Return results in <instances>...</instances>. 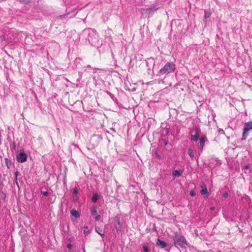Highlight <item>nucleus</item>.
I'll return each instance as SVG.
<instances>
[{
	"label": "nucleus",
	"instance_id": "f257e3e1",
	"mask_svg": "<svg viewBox=\"0 0 252 252\" xmlns=\"http://www.w3.org/2000/svg\"><path fill=\"white\" fill-rule=\"evenodd\" d=\"M173 240L176 247L186 249L188 246L187 241L185 237L177 232L174 233Z\"/></svg>",
	"mask_w": 252,
	"mask_h": 252
},
{
	"label": "nucleus",
	"instance_id": "f03ea898",
	"mask_svg": "<svg viewBox=\"0 0 252 252\" xmlns=\"http://www.w3.org/2000/svg\"><path fill=\"white\" fill-rule=\"evenodd\" d=\"M82 36L87 39L89 43L91 44H94L98 38V35L95 31L91 29L84 30L82 32Z\"/></svg>",
	"mask_w": 252,
	"mask_h": 252
},
{
	"label": "nucleus",
	"instance_id": "7ed1b4c3",
	"mask_svg": "<svg viewBox=\"0 0 252 252\" xmlns=\"http://www.w3.org/2000/svg\"><path fill=\"white\" fill-rule=\"evenodd\" d=\"M175 65L172 63L168 62L159 70L158 73L160 75H167L173 72L175 70Z\"/></svg>",
	"mask_w": 252,
	"mask_h": 252
},
{
	"label": "nucleus",
	"instance_id": "20e7f679",
	"mask_svg": "<svg viewBox=\"0 0 252 252\" xmlns=\"http://www.w3.org/2000/svg\"><path fill=\"white\" fill-rule=\"evenodd\" d=\"M252 129V123L251 122H248L244 124L243 128V133L241 140H245L249 135L248 131Z\"/></svg>",
	"mask_w": 252,
	"mask_h": 252
},
{
	"label": "nucleus",
	"instance_id": "39448f33",
	"mask_svg": "<svg viewBox=\"0 0 252 252\" xmlns=\"http://www.w3.org/2000/svg\"><path fill=\"white\" fill-rule=\"evenodd\" d=\"M200 133V128L197 126H194L191 132V140L197 141L199 139Z\"/></svg>",
	"mask_w": 252,
	"mask_h": 252
},
{
	"label": "nucleus",
	"instance_id": "423d86ee",
	"mask_svg": "<svg viewBox=\"0 0 252 252\" xmlns=\"http://www.w3.org/2000/svg\"><path fill=\"white\" fill-rule=\"evenodd\" d=\"M17 160L18 162H24L27 159V156L25 153H20L17 155Z\"/></svg>",
	"mask_w": 252,
	"mask_h": 252
},
{
	"label": "nucleus",
	"instance_id": "0eeeda50",
	"mask_svg": "<svg viewBox=\"0 0 252 252\" xmlns=\"http://www.w3.org/2000/svg\"><path fill=\"white\" fill-rule=\"evenodd\" d=\"M114 225L115 227L117 230V233H119L121 232V224L120 223V221L119 218H116L114 220Z\"/></svg>",
	"mask_w": 252,
	"mask_h": 252
},
{
	"label": "nucleus",
	"instance_id": "6e6552de",
	"mask_svg": "<svg viewBox=\"0 0 252 252\" xmlns=\"http://www.w3.org/2000/svg\"><path fill=\"white\" fill-rule=\"evenodd\" d=\"M156 245L158 246L159 248L163 249L167 246V243L165 241L158 239L156 240Z\"/></svg>",
	"mask_w": 252,
	"mask_h": 252
},
{
	"label": "nucleus",
	"instance_id": "1a4fd4ad",
	"mask_svg": "<svg viewBox=\"0 0 252 252\" xmlns=\"http://www.w3.org/2000/svg\"><path fill=\"white\" fill-rule=\"evenodd\" d=\"M205 137H202L200 139L199 141V148L201 149V151L202 150L204 145H205Z\"/></svg>",
	"mask_w": 252,
	"mask_h": 252
},
{
	"label": "nucleus",
	"instance_id": "9d476101",
	"mask_svg": "<svg viewBox=\"0 0 252 252\" xmlns=\"http://www.w3.org/2000/svg\"><path fill=\"white\" fill-rule=\"evenodd\" d=\"M71 215L72 216H74L76 219H77L80 217V214L77 211H76L75 209H72L71 211Z\"/></svg>",
	"mask_w": 252,
	"mask_h": 252
},
{
	"label": "nucleus",
	"instance_id": "9b49d317",
	"mask_svg": "<svg viewBox=\"0 0 252 252\" xmlns=\"http://www.w3.org/2000/svg\"><path fill=\"white\" fill-rule=\"evenodd\" d=\"M95 231L99 234L102 238L104 237V234L103 231V230L99 227H96L95 228Z\"/></svg>",
	"mask_w": 252,
	"mask_h": 252
},
{
	"label": "nucleus",
	"instance_id": "f8f14e48",
	"mask_svg": "<svg viewBox=\"0 0 252 252\" xmlns=\"http://www.w3.org/2000/svg\"><path fill=\"white\" fill-rule=\"evenodd\" d=\"M202 189L200 190V193L203 195H206V196L207 197L209 195V192L208 191V190L206 187L203 188L202 187Z\"/></svg>",
	"mask_w": 252,
	"mask_h": 252
},
{
	"label": "nucleus",
	"instance_id": "ddd939ff",
	"mask_svg": "<svg viewBox=\"0 0 252 252\" xmlns=\"http://www.w3.org/2000/svg\"><path fill=\"white\" fill-rule=\"evenodd\" d=\"M91 214L93 217L97 215V208L96 207H93L91 209Z\"/></svg>",
	"mask_w": 252,
	"mask_h": 252
},
{
	"label": "nucleus",
	"instance_id": "4468645a",
	"mask_svg": "<svg viewBox=\"0 0 252 252\" xmlns=\"http://www.w3.org/2000/svg\"><path fill=\"white\" fill-rule=\"evenodd\" d=\"M188 153L192 159H194V152H193V150H192L190 148H189L188 150Z\"/></svg>",
	"mask_w": 252,
	"mask_h": 252
},
{
	"label": "nucleus",
	"instance_id": "2eb2a0df",
	"mask_svg": "<svg viewBox=\"0 0 252 252\" xmlns=\"http://www.w3.org/2000/svg\"><path fill=\"white\" fill-rule=\"evenodd\" d=\"M182 175V173L177 170H175L173 172V175L175 177H180Z\"/></svg>",
	"mask_w": 252,
	"mask_h": 252
},
{
	"label": "nucleus",
	"instance_id": "dca6fc26",
	"mask_svg": "<svg viewBox=\"0 0 252 252\" xmlns=\"http://www.w3.org/2000/svg\"><path fill=\"white\" fill-rule=\"evenodd\" d=\"M98 195L97 194H94L92 197V201L93 202H96L98 199Z\"/></svg>",
	"mask_w": 252,
	"mask_h": 252
},
{
	"label": "nucleus",
	"instance_id": "f3484780",
	"mask_svg": "<svg viewBox=\"0 0 252 252\" xmlns=\"http://www.w3.org/2000/svg\"><path fill=\"white\" fill-rule=\"evenodd\" d=\"M143 252H150L149 247L146 245L143 246Z\"/></svg>",
	"mask_w": 252,
	"mask_h": 252
},
{
	"label": "nucleus",
	"instance_id": "a211bd4d",
	"mask_svg": "<svg viewBox=\"0 0 252 252\" xmlns=\"http://www.w3.org/2000/svg\"><path fill=\"white\" fill-rule=\"evenodd\" d=\"M72 198L74 202L76 201L78 199V196L77 195V194H72Z\"/></svg>",
	"mask_w": 252,
	"mask_h": 252
},
{
	"label": "nucleus",
	"instance_id": "6ab92c4d",
	"mask_svg": "<svg viewBox=\"0 0 252 252\" xmlns=\"http://www.w3.org/2000/svg\"><path fill=\"white\" fill-rule=\"evenodd\" d=\"M84 233L85 234H88L89 233V227L88 226H85L84 227Z\"/></svg>",
	"mask_w": 252,
	"mask_h": 252
},
{
	"label": "nucleus",
	"instance_id": "aec40b11",
	"mask_svg": "<svg viewBox=\"0 0 252 252\" xmlns=\"http://www.w3.org/2000/svg\"><path fill=\"white\" fill-rule=\"evenodd\" d=\"M211 15V13L209 12L205 11V17L206 18H209Z\"/></svg>",
	"mask_w": 252,
	"mask_h": 252
},
{
	"label": "nucleus",
	"instance_id": "412c9836",
	"mask_svg": "<svg viewBox=\"0 0 252 252\" xmlns=\"http://www.w3.org/2000/svg\"><path fill=\"white\" fill-rule=\"evenodd\" d=\"M19 1L21 3H28L29 2V1L28 0H19Z\"/></svg>",
	"mask_w": 252,
	"mask_h": 252
},
{
	"label": "nucleus",
	"instance_id": "4be33fe9",
	"mask_svg": "<svg viewBox=\"0 0 252 252\" xmlns=\"http://www.w3.org/2000/svg\"><path fill=\"white\" fill-rule=\"evenodd\" d=\"M157 8H155V7H150V8H149L148 9H146V10L148 12H150V11H155L156 10H157Z\"/></svg>",
	"mask_w": 252,
	"mask_h": 252
},
{
	"label": "nucleus",
	"instance_id": "5701e85b",
	"mask_svg": "<svg viewBox=\"0 0 252 252\" xmlns=\"http://www.w3.org/2000/svg\"><path fill=\"white\" fill-rule=\"evenodd\" d=\"M94 217L95 220L96 221H98L100 219V216L99 215H98V214L97 215L95 216Z\"/></svg>",
	"mask_w": 252,
	"mask_h": 252
},
{
	"label": "nucleus",
	"instance_id": "b1692460",
	"mask_svg": "<svg viewBox=\"0 0 252 252\" xmlns=\"http://www.w3.org/2000/svg\"><path fill=\"white\" fill-rule=\"evenodd\" d=\"M189 194L191 196H194L196 195V193L194 191L191 190L189 192Z\"/></svg>",
	"mask_w": 252,
	"mask_h": 252
},
{
	"label": "nucleus",
	"instance_id": "393cba45",
	"mask_svg": "<svg viewBox=\"0 0 252 252\" xmlns=\"http://www.w3.org/2000/svg\"><path fill=\"white\" fill-rule=\"evenodd\" d=\"M78 193V189L77 188H74L73 189L72 194H75Z\"/></svg>",
	"mask_w": 252,
	"mask_h": 252
},
{
	"label": "nucleus",
	"instance_id": "a878e982",
	"mask_svg": "<svg viewBox=\"0 0 252 252\" xmlns=\"http://www.w3.org/2000/svg\"><path fill=\"white\" fill-rule=\"evenodd\" d=\"M41 193L45 196H47L48 194V192L46 191H41Z\"/></svg>",
	"mask_w": 252,
	"mask_h": 252
},
{
	"label": "nucleus",
	"instance_id": "bb28decb",
	"mask_svg": "<svg viewBox=\"0 0 252 252\" xmlns=\"http://www.w3.org/2000/svg\"><path fill=\"white\" fill-rule=\"evenodd\" d=\"M66 247L68 249L70 250L72 248V245L70 243H68L67 244Z\"/></svg>",
	"mask_w": 252,
	"mask_h": 252
},
{
	"label": "nucleus",
	"instance_id": "cd10ccee",
	"mask_svg": "<svg viewBox=\"0 0 252 252\" xmlns=\"http://www.w3.org/2000/svg\"><path fill=\"white\" fill-rule=\"evenodd\" d=\"M219 132L220 134H224V131L222 129H220L219 130Z\"/></svg>",
	"mask_w": 252,
	"mask_h": 252
},
{
	"label": "nucleus",
	"instance_id": "c85d7f7f",
	"mask_svg": "<svg viewBox=\"0 0 252 252\" xmlns=\"http://www.w3.org/2000/svg\"><path fill=\"white\" fill-rule=\"evenodd\" d=\"M228 195V194L227 192H225L223 193V197L224 198H226V197H227Z\"/></svg>",
	"mask_w": 252,
	"mask_h": 252
},
{
	"label": "nucleus",
	"instance_id": "c756f323",
	"mask_svg": "<svg viewBox=\"0 0 252 252\" xmlns=\"http://www.w3.org/2000/svg\"><path fill=\"white\" fill-rule=\"evenodd\" d=\"M215 207H211V210H215Z\"/></svg>",
	"mask_w": 252,
	"mask_h": 252
},
{
	"label": "nucleus",
	"instance_id": "7c9ffc66",
	"mask_svg": "<svg viewBox=\"0 0 252 252\" xmlns=\"http://www.w3.org/2000/svg\"><path fill=\"white\" fill-rule=\"evenodd\" d=\"M249 168V165H246L245 166V168L246 169H248Z\"/></svg>",
	"mask_w": 252,
	"mask_h": 252
},
{
	"label": "nucleus",
	"instance_id": "2f4dec72",
	"mask_svg": "<svg viewBox=\"0 0 252 252\" xmlns=\"http://www.w3.org/2000/svg\"><path fill=\"white\" fill-rule=\"evenodd\" d=\"M164 144H165V145H166L167 144V142L166 141H164Z\"/></svg>",
	"mask_w": 252,
	"mask_h": 252
},
{
	"label": "nucleus",
	"instance_id": "473e14b6",
	"mask_svg": "<svg viewBox=\"0 0 252 252\" xmlns=\"http://www.w3.org/2000/svg\"><path fill=\"white\" fill-rule=\"evenodd\" d=\"M91 66L90 65H88L87 66V68H91Z\"/></svg>",
	"mask_w": 252,
	"mask_h": 252
},
{
	"label": "nucleus",
	"instance_id": "72a5a7b5",
	"mask_svg": "<svg viewBox=\"0 0 252 252\" xmlns=\"http://www.w3.org/2000/svg\"><path fill=\"white\" fill-rule=\"evenodd\" d=\"M157 156L158 157V158H160V155H157Z\"/></svg>",
	"mask_w": 252,
	"mask_h": 252
},
{
	"label": "nucleus",
	"instance_id": "f704fd0d",
	"mask_svg": "<svg viewBox=\"0 0 252 252\" xmlns=\"http://www.w3.org/2000/svg\"><path fill=\"white\" fill-rule=\"evenodd\" d=\"M1 197L2 198H4L5 197V195H4L3 196H2Z\"/></svg>",
	"mask_w": 252,
	"mask_h": 252
},
{
	"label": "nucleus",
	"instance_id": "c9c22d12",
	"mask_svg": "<svg viewBox=\"0 0 252 252\" xmlns=\"http://www.w3.org/2000/svg\"><path fill=\"white\" fill-rule=\"evenodd\" d=\"M168 129H167V130H166V132H168Z\"/></svg>",
	"mask_w": 252,
	"mask_h": 252
}]
</instances>
